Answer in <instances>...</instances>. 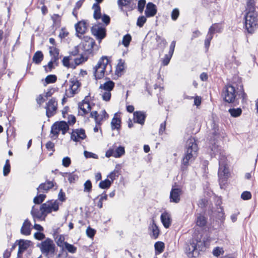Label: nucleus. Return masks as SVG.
<instances>
[{
  "mask_svg": "<svg viewBox=\"0 0 258 258\" xmlns=\"http://www.w3.org/2000/svg\"><path fill=\"white\" fill-rule=\"evenodd\" d=\"M211 156L219 154V170L218 172L219 184L221 188H224L229 176L227 157L224 151L216 142L210 147Z\"/></svg>",
  "mask_w": 258,
  "mask_h": 258,
  "instance_id": "nucleus-1",
  "label": "nucleus"
},
{
  "mask_svg": "<svg viewBox=\"0 0 258 258\" xmlns=\"http://www.w3.org/2000/svg\"><path fill=\"white\" fill-rule=\"evenodd\" d=\"M198 147L194 138H189L186 143L184 155L182 158L181 168H186L197 156Z\"/></svg>",
  "mask_w": 258,
  "mask_h": 258,
  "instance_id": "nucleus-2",
  "label": "nucleus"
},
{
  "mask_svg": "<svg viewBox=\"0 0 258 258\" xmlns=\"http://www.w3.org/2000/svg\"><path fill=\"white\" fill-rule=\"evenodd\" d=\"M94 74L96 79H101L105 75L110 74L112 72V67L106 56H102L94 68Z\"/></svg>",
  "mask_w": 258,
  "mask_h": 258,
  "instance_id": "nucleus-3",
  "label": "nucleus"
},
{
  "mask_svg": "<svg viewBox=\"0 0 258 258\" xmlns=\"http://www.w3.org/2000/svg\"><path fill=\"white\" fill-rule=\"evenodd\" d=\"M258 15L255 11H250L244 15V26L247 32L253 33L258 28Z\"/></svg>",
  "mask_w": 258,
  "mask_h": 258,
  "instance_id": "nucleus-4",
  "label": "nucleus"
},
{
  "mask_svg": "<svg viewBox=\"0 0 258 258\" xmlns=\"http://www.w3.org/2000/svg\"><path fill=\"white\" fill-rule=\"evenodd\" d=\"M205 248L204 241L198 238H193L190 240L189 244L186 247V253L188 257H197L199 255L200 251Z\"/></svg>",
  "mask_w": 258,
  "mask_h": 258,
  "instance_id": "nucleus-5",
  "label": "nucleus"
},
{
  "mask_svg": "<svg viewBox=\"0 0 258 258\" xmlns=\"http://www.w3.org/2000/svg\"><path fill=\"white\" fill-rule=\"evenodd\" d=\"M40 248L42 253L47 258L53 256L55 246L52 240L47 238L41 242Z\"/></svg>",
  "mask_w": 258,
  "mask_h": 258,
  "instance_id": "nucleus-6",
  "label": "nucleus"
},
{
  "mask_svg": "<svg viewBox=\"0 0 258 258\" xmlns=\"http://www.w3.org/2000/svg\"><path fill=\"white\" fill-rule=\"evenodd\" d=\"M114 86L115 83L111 80L107 81L100 85L99 87L100 95L103 100L105 101L110 100L111 96V91L114 88Z\"/></svg>",
  "mask_w": 258,
  "mask_h": 258,
  "instance_id": "nucleus-7",
  "label": "nucleus"
},
{
  "mask_svg": "<svg viewBox=\"0 0 258 258\" xmlns=\"http://www.w3.org/2000/svg\"><path fill=\"white\" fill-rule=\"evenodd\" d=\"M80 83L75 78L69 80V87L66 90L63 100L66 98H71L78 93Z\"/></svg>",
  "mask_w": 258,
  "mask_h": 258,
  "instance_id": "nucleus-8",
  "label": "nucleus"
},
{
  "mask_svg": "<svg viewBox=\"0 0 258 258\" xmlns=\"http://www.w3.org/2000/svg\"><path fill=\"white\" fill-rule=\"evenodd\" d=\"M69 128V126L66 122L64 121L56 122L51 126V134L57 137L60 131H61L62 134L64 135Z\"/></svg>",
  "mask_w": 258,
  "mask_h": 258,
  "instance_id": "nucleus-9",
  "label": "nucleus"
},
{
  "mask_svg": "<svg viewBox=\"0 0 258 258\" xmlns=\"http://www.w3.org/2000/svg\"><path fill=\"white\" fill-rule=\"evenodd\" d=\"M41 209L46 217L48 214L52 212H56L59 209V203L57 200H50L41 205Z\"/></svg>",
  "mask_w": 258,
  "mask_h": 258,
  "instance_id": "nucleus-10",
  "label": "nucleus"
},
{
  "mask_svg": "<svg viewBox=\"0 0 258 258\" xmlns=\"http://www.w3.org/2000/svg\"><path fill=\"white\" fill-rule=\"evenodd\" d=\"M222 96L224 100L228 103L234 102L236 98V91L232 85H227L224 88Z\"/></svg>",
  "mask_w": 258,
  "mask_h": 258,
  "instance_id": "nucleus-11",
  "label": "nucleus"
},
{
  "mask_svg": "<svg viewBox=\"0 0 258 258\" xmlns=\"http://www.w3.org/2000/svg\"><path fill=\"white\" fill-rule=\"evenodd\" d=\"M92 34L97 39L101 41L106 36V29L104 27L100 25H96L91 28Z\"/></svg>",
  "mask_w": 258,
  "mask_h": 258,
  "instance_id": "nucleus-12",
  "label": "nucleus"
},
{
  "mask_svg": "<svg viewBox=\"0 0 258 258\" xmlns=\"http://www.w3.org/2000/svg\"><path fill=\"white\" fill-rule=\"evenodd\" d=\"M57 102L55 99H51L45 107L46 115L48 117L53 116L56 112Z\"/></svg>",
  "mask_w": 258,
  "mask_h": 258,
  "instance_id": "nucleus-13",
  "label": "nucleus"
},
{
  "mask_svg": "<svg viewBox=\"0 0 258 258\" xmlns=\"http://www.w3.org/2000/svg\"><path fill=\"white\" fill-rule=\"evenodd\" d=\"M82 44L84 51L88 53H90L92 51L95 42L91 37L84 36Z\"/></svg>",
  "mask_w": 258,
  "mask_h": 258,
  "instance_id": "nucleus-14",
  "label": "nucleus"
},
{
  "mask_svg": "<svg viewBox=\"0 0 258 258\" xmlns=\"http://www.w3.org/2000/svg\"><path fill=\"white\" fill-rule=\"evenodd\" d=\"M118 5L122 11L124 7L126 11H132L136 7V2L134 0H118Z\"/></svg>",
  "mask_w": 258,
  "mask_h": 258,
  "instance_id": "nucleus-15",
  "label": "nucleus"
},
{
  "mask_svg": "<svg viewBox=\"0 0 258 258\" xmlns=\"http://www.w3.org/2000/svg\"><path fill=\"white\" fill-rule=\"evenodd\" d=\"M88 27V24L85 21H81L78 22L75 25V29L76 35L80 38H82V35L84 34L87 31Z\"/></svg>",
  "mask_w": 258,
  "mask_h": 258,
  "instance_id": "nucleus-16",
  "label": "nucleus"
},
{
  "mask_svg": "<svg viewBox=\"0 0 258 258\" xmlns=\"http://www.w3.org/2000/svg\"><path fill=\"white\" fill-rule=\"evenodd\" d=\"M86 137L85 131L84 129L74 130L71 134V138L74 142H80Z\"/></svg>",
  "mask_w": 258,
  "mask_h": 258,
  "instance_id": "nucleus-17",
  "label": "nucleus"
},
{
  "mask_svg": "<svg viewBox=\"0 0 258 258\" xmlns=\"http://www.w3.org/2000/svg\"><path fill=\"white\" fill-rule=\"evenodd\" d=\"M240 64V62L236 58L234 54L228 55L225 61V66L227 68H236Z\"/></svg>",
  "mask_w": 258,
  "mask_h": 258,
  "instance_id": "nucleus-18",
  "label": "nucleus"
},
{
  "mask_svg": "<svg viewBox=\"0 0 258 258\" xmlns=\"http://www.w3.org/2000/svg\"><path fill=\"white\" fill-rule=\"evenodd\" d=\"M90 116L95 119L96 123L100 124L101 123L103 119H106L108 117V115L105 110H102L100 114H98L97 111H94L90 113Z\"/></svg>",
  "mask_w": 258,
  "mask_h": 258,
  "instance_id": "nucleus-19",
  "label": "nucleus"
},
{
  "mask_svg": "<svg viewBox=\"0 0 258 258\" xmlns=\"http://www.w3.org/2000/svg\"><path fill=\"white\" fill-rule=\"evenodd\" d=\"M182 190L179 188H172L170 193V201L178 203L180 201Z\"/></svg>",
  "mask_w": 258,
  "mask_h": 258,
  "instance_id": "nucleus-20",
  "label": "nucleus"
},
{
  "mask_svg": "<svg viewBox=\"0 0 258 258\" xmlns=\"http://www.w3.org/2000/svg\"><path fill=\"white\" fill-rule=\"evenodd\" d=\"M157 9L156 6L152 2L148 3L146 7L145 14L146 17H153L157 14Z\"/></svg>",
  "mask_w": 258,
  "mask_h": 258,
  "instance_id": "nucleus-21",
  "label": "nucleus"
},
{
  "mask_svg": "<svg viewBox=\"0 0 258 258\" xmlns=\"http://www.w3.org/2000/svg\"><path fill=\"white\" fill-rule=\"evenodd\" d=\"M32 229L31 222L28 219H26L21 227V233L25 236H28L31 234Z\"/></svg>",
  "mask_w": 258,
  "mask_h": 258,
  "instance_id": "nucleus-22",
  "label": "nucleus"
},
{
  "mask_svg": "<svg viewBox=\"0 0 258 258\" xmlns=\"http://www.w3.org/2000/svg\"><path fill=\"white\" fill-rule=\"evenodd\" d=\"M149 231L151 238L155 239L158 238L160 230L153 220L152 221V222L150 224L149 226Z\"/></svg>",
  "mask_w": 258,
  "mask_h": 258,
  "instance_id": "nucleus-23",
  "label": "nucleus"
},
{
  "mask_svg": "<svg viewBox=\"0 0 258 258\" xmlns=\"http://www.w3.org/2000/svg\"><path fill=\"white\" fill-rule=\"evenodd\" d=\"M146 117V114L143 111H137L134 112L133 119L135 122L143 125L145 123Z\"/></svg>",
  "mask_w": 258,
  "mask_h": 258,
  "instance_id": "nucleus-24",
  "label": "nucleus"
},
{
  "mask_svg": "<svg viewBox=\"0 0 258 258\" xmlns=\"http://www.w3.org/2000/svg\"><path fill=\"white\" fill-rule=\"evenodd\" d=\"M79 108L80 109L79 113L81 115H85L91 111V107L89 103L84 100L81 103L79 104Z\"/></svg>",
  "mask_w": 258,
  "mask_h": 258,
  "instance_id": "nucleus-25",
  "label": "nucleus"
},
{
  "mask_svg": "<svg viewBox=\"0 0 258 258\" xmlns=\"http://www.w3.org/2000/svg\"><path fill=\"white\" fill-rule=\"evenodd\" d=\"M31 214L34 218H37L43 220L45 218L44 213L41 209V206L40 207L39 209L33 206L31 210Z\"/></svg>",
  "mask_w": 258,
  "mask_h": 258,
  "instance_id": "nucleus-26",
  "label": "nucleus"
},
{
  "mask_svg": "<svg viewBox=\"0 0 258 258\" xmlns=\"http://www.w3.org/2000/svg\"><path fill=\"white\" fill-rule=\"evenodd\" d=\"M54 186V184L53 181H47L46 182L40 184L39 187L37 188V190L38 192H46Z\"/></svg>",
  "mask_w": 258,
  "mask_h": 258,
  "instance_id": "nucleus-27",
  "label": "nucleus"
},
{
  "mask_svg": "<svg viewBox=\"0 0 258 258\" xmlns=\"http://www.w3.org/2000/svg\"><path fill=\"white\" fill-rule=\"evenodd\" d=\"M121 119L118 113L114 114L111 122V128L112 130H118L120 127Z\"/></svg>",
  "mask_w": 258,
  "mask_h": 258,
  "instance_id": "nucleus-28",
  "label": "nucleus"
},
{
  "mask_svg": "<svg viewBox=\"0 0 258 258\" xmlns=\"http://www.w3.org/2000/svg\"><path fill=\"white\" fill-rule=\"evenodd\" d=\"M161 220L165 228H168L171 225V217L169 213L164 212L161 215Z\"/></svg>",
  "mask_w": 258,
  "mask_h": 258,
  "instance_id": "nucleus-29",
  "label": "nucleus"
},
{
  "mask_svg": "<svg viewBox=\"0 0 258 258\" xmlns=\"http://www.w3.org/2000/svg\"><path fill=\"white\" fill-rule=\"evenodd\" d=\"M207 223V218L202 214L196 215V224L197 226L203 227L206 226Z\"/></svg>",
  "mask_w": 258,
  "mask_h": 258,
  "instance_id": "nucleus-30",
  "label": "nucleus"
},
{
  "mask_svg": "<svg viewBox=\"0 0 258 258\" xmlns=\"http://www.w3.org/2000/svg\"><path fill=\"white\" fill-rule=\"evenodd\" d=\"M29 241L23 239L20 240L19 241V250L18 256H19L29 246Z\"/></svg>",
  "mask_w": 258,
  "mask_h": 258,
  "instance_id": "nucleus-31",
  "label": "nucleus"
},
{
  "mask_svg": "<svg viewBox=\"0 0 258 258\" xmlns=\"http://www.w3.org/2000/svg\"><path fill=\"white\" fill-rule=\"evenodd\" d=\"M58 60H54L53 58H51L48 63L47 65L44 66L45 71L46 72H50L52 69H54L55 66H57Z\"/></svg>",
  "mask_w": 258,
  "mask_h": 258,
  "instance_id": "nucleus-32",
  "label": "nucleus"
},
{
  "mask_svg": "<svg viewBox=\"0 0 258 258\" xmlns=\"http://www.w3.org/2000/svg\"><path fill=\"white\" fill-rule=\"evenodd\" d=\"M49 52L51 58L54 60L59 59V50L54 46H49Z\"/></svg>",
  "mask_w": 258,
  "mask_h": 258,
  "instance_id": "nucleus-33",
  "label": "nucleus"
},
{
  "mask_svg": "<svg viewBox=\"0 0 258 258\" xmlns=\"http://www.w3.org/2000/svg\"><path fill=\"white\" fill-rule=\"evenodd\" d=\"M94 10L93 17L96 20L99 19L101 18V9L99 4H94L92 7Z\"/></svg>",
  "mask_w": 258,
  "mask_h": 258,
  "instance_id": "nucleus-34",
  "label": "nucleus"
},
{
  "mask_svg": "<svg viewBox=\"0 0 258 258\" xmlns=\"http://www.w3.org/2000/svg\"><path fill=\"white\" fill-rule=\"evenodd\" d=\"M43 58V54L40 51H37L35 53L33 57V61L36 64H39Z\"/></svg>",
  "mask_w": 258,
  "mask_h": 258,
  "instance_id": "nucleus-35",
  "label": "nucleus"
},
{
  "mask_svg": "<svg viewBox=\"0 0 258 258\" xmlns=\"http://www.w3.org/2000/svg\"><path fill=\"white\" fill-rule=\"evenodd\" d=\"M222 29V25L220 23H215L209 29V30H211V32H213V34L215 33H220Z\"/></svg>",
  "mask_w": 258,
  "mask_h": 258,
  "instance_id": "nucleus-36",
  "label": "nucleus"
},
{
  "mask_svg": "<svg viewBox=\"0 0 258 258\" xmlns=\"http://www.w3.org/2000/svg\"><path fill=\"white\" fill-rule=\"evenodd\" d=\"M112 184V181H110L109 179H106L104 180L101 181L99 184V186L102 189L109 188Z\"/></svg>",
  "mask_w": 258,
  "mask_h": 258,
  "instance_id": "nucleus-37",
  "label": "nucleus"
},
{
  "mask_svg": "<svg viewBox=\"0 0 258 258\" xmlns=\"http://www.w3.org/2000/svg\"><path fill=\"white\" fill-rule=\"evenodd\" d=\"M214 34L211 32V30H209L208 34L206 36V38L205 40V47L208 48L210 45V42L213 38Z\"/></svg>",
  "mask_w": 258,
  "mask_h": 258,
  "instance_id": "nucleus-38",
  "label": "nucleus"
},
{
  "mask_svg": "<svg viewBox=\"0 0 258 258\" xmlns=\"http://www.w3.org/2000/svg\"><path fill=\"white\" fill-rule=\"evenodd\" d=\"M57 80V77L55 75H49L45 79L44 86H46L48 84L54 83Z\"/></svg>",
  "mask_w": 258,
  "mask_h": 258,
  "instance_id": "nucleus-39",
  "label": "nucleus"
},
{
  "mask_svg": "<svg viewBox=\"0 0 258 258\" xmlns=\"http://www.w3.org/2000/svg\"><path fill=\"white\" fill-rule=\"evenodd\" d=\"M230 115L234 117H237L240 116L242 113V110L240 108H230L228 110Z\"/></svg>",
  "mask_w": 258,
  "mask_h": 258,
  "instance_id": "nucleus-40",
  "label": "nucleus"
},
{
  "mask_svg": "<svg viewBox=\"0 0 258 258\" xmlns=\"http://www.w3.org/2000/svg\"><path fill=\"white\" fill-rule=\"evenodd\" d=\"M97 198H99V200L97 203V206L99 208L101 209L103 207V201L107 200V195L105 194V192H104L101 195L98 196Z\"/></svg>",
  "mask_w": 258,
  "mask_h": 258,
  "instance_id": "nucleus-41",
  "label": "nucleus"
},
{
  "mask_svg": "<svg viewBox=\"0 0 258 258\" xmlns=\"http://www.w3.org/2000/svg\"><path fill=\"white\" fill-rule=\"evenodd\" d=\"M55 240H56V243L57 245L59 247H61L62 249H63L64 246L66 245V242H64V237L62 235H58L56 238Z\"/></svg>",
  "mask_w": 258,
  "mask_h": 258,
  "instance_id": "nucleus-42",
  "label": "nucleus"
},
{
  "mask_svg": "<svg viewBox=\"0 0 258 258\" xmlns=\"http://www.w3.org/2000/svg\"><path fill=\"white\" fill-rule=\"evenodd\" d=\"M125 153L124 149L122 146H119L114 150V157L119 158L123 155Z\"/></svg>",
  "mask_w": 258,
  "mask_h": 258,
  "instance_id": "nucleus-43",
  "label": "nucleus"
},
{
  "mask_svg": "<svg viewBox=\"0 0 258 258\" xmlns=\"http://www.w3.org/2000/svg\"><path fill=\"white\" fill-rule=\"evenodd\" d=\"M155 249L159 253H161L163 251L164 248V244L161 241H158L155 243Z\"/></svg>",
  "mask_w": 258,
  "mask_h": 258,
  "instance_id": "nucleus-44",
  "label": "nucleus"
},
{
  "mask_svg": "<svg viewBox=\"0 0 258 258\" xmlns=\"http://www.w3.org/2000/svg\"><path fill=\"white\" fill-rule=\"evenodd\" d=\"M45 198V195L40 194L34 198L33 202L36 204H40L43 202Z\"/></svg>",
  "mask_w": 258,
  "mask_h": 258,
  "instance_id": "nucleus-45",
  "label": "nucleus"
},
{
  "mask_svg": "<svg viewBox=\"0 0 258 258\" xmlns=\"http://www.w3.org/2000/svg\"><path fill=\"white\" fill-rule=\"evenodd\" d=\"M118 171L114 170L107 176V178L109 179L110 181H112V183L113 181L118 177Z\"/></svg>",
  "mask_w": 258,
  "mask_h": 258,
  "instance_id": "nucleus-46",
  "label": "nucleus"
},
{
  "mask_svg": "<svg viewBox=\"0 0 258 258\" xmlns=\"http://www.w3.org/2000/svg\"><path fill=\"white\" fill-rule=\"evenodd\" d=\"M11 166L9 159L6 160L5 165L3 168V174L4 176H7L10 172Z\"/></svg>",
  "mask_w": 258,
  "mask_h": 258,
  "instance_id": "nucleus-47",
  "label": "nucleus"
},
{
  "mask_svg": "<svg viewBox=\"0 0 258 258\" xmlns=\"http://www.w3.org/2000/svg\"><path fill=\"white\" fill-rule=\"evenodd\" d=\"M52 19L53 21L54 25L56 28L59 27L60 25V21H61L60 16L57 14H54L52 17Z\"/></svg>",
  "mask_w": 258,
  "mask_h": 258,
  "instance_id": "nucleus-48",
  "label": "nucleus"
},
{
  "mask_svg": "<svg viewBox=\"0 0 258 258\" xmlns=\"http://www.w3.org/2000/svg\"><path fill=\"white\" fill-rule=\"evenodd\" d=\"M64 248H65L68 251V252L72 253H74L77 251L76 247L68 242H66V245L64 246Z\"/></svg>",
  "mask_w": 258,
  "mask_h": 258,
  "instance_id": "nucleus-49",
  "label": "nucleus"
},
{
  "mask_svg": "<svg viewBox=\"0 0 258 258\" xmlns=\"http://www.w3.org/2000/svg\"><path fill=\"white\" fill-rule=\"evenodd\" d=\"M245 11L246 12L250 11H255L254 0H248Z\"/></svg>",
  "mask_w": 258,
  "mask_h": 258,
  "instance_id": "nucleus-50",
  "label": "nucleus"
},
{
  "mask_svg": "<svg viewBox=\"0 0 258 258\" xmlns=\"http://www.w3.org/2000/svg\"><path fill=\"white\" fill-rule=\"evenodd\" d=\"M131 40L132 37L131 35L130 34H126L123 36L122 43L125 47H127L129 45Z\"/></svg>",
  "mask_w": 258,
  "mask_h": 258,
  "instance_id": "nucleus-51",
  "label": "nucleus"
},
{
  "mask_svg": "<svg viewBox=\"0 0 258 258\" xmlns=\"http://www.w3.org/2000/svg\"><path fill=\"white\" fill-rule=\"evenodd\" d=\"M62 64L63 65L67 67L68 68H74L75 67H74V64L73 63H71L70 62V58L69 57L65 56L63 57L62 59Z\"/></svg>",
  "mask_w": 258,
  "mask_h": 258,
  "instance_id": "nucleus-52",
  "label": "nucleus"
},
{
  "mask_svg": "<svg viewBox=\"0 0 258 258\" xmlns=\"http://www.w3.org/2000/svg\"><path fill=\"white\" fill-rule=\"evenodd\" d=\"M66 174L68 175V179L70 183L74 182L78 178V176L74 173H66Z\"/></svg>",
  "mask_w": 258,
  "mask_h": 258,
  "instance_id": "nucleus-53",
  "label": "nucleus"
},
{
  "mask_svg": "<svg viewBox=\"0 0 258 258\" xmlns=\"http://www.w3.org/2000/svg\"><path fill=\"white\" fill-rule=\"evenodd\" d=\"M146 17L144 16H140L138 19L137 25L140 27H142L144 24L146 23Z\"/></svg>",
  "mask_w": 258,
  "mask_h": 258,
  "instance_id": "nucleus-54",
  "label": "nucleus"
},
{
  "mask_svg": "<svg viewBox=\"0 0 258 258\" xmlns=\"http://www.w3.org/2000/svg\"><path fill=\"white\" fill-rule=\"evenodd\" d=\"M84 186V191L85 192H89L91 191L92 186V183L90 180H87L85 182Z\"/></svg>",
  "mask_w": 258,
  "mask_h": 258,
  "instance_id": "nucleus-55",
  "label": "nucleus"
},
{
  "mask_svg": "<svg viewBox=\"0 0 258 258\" xmlns=\"http://www.w3.org/2000/svg\"><path fill=\"white\" fill-rule=\"evenodd\" d=\"M172 54L168 53V54H166L164 57L162 59V64L163 66H167L169 63L170 60L172 56Z\"/></svg>",
  "mask_w": 258,
  "mask_h": 258,
  "instance_id": "nucleus-56",
  "label": "nucleus"
},
{
  "mask_svg": "<svg viewBox=\"0 0 258 258\" xmlns=\"http://www.w3.org/2000/svg\"><path fill=\"white\" fill-rule=\"evenodd\" d=\"M224 253V250L222 247H216L213 250V254L214 256H218Z\"/></svg>",
  "mask_w": 258,
  "mask_h": 258,
  "instance_id": "nucleus-57",
  "label": "nucleus"
},
{
  "mask_svg": "<svg viewBox=\"0 0 258 258\" xmlns=\"http://www.w3.org/2000/svg\"><path fill=\"white\" fill-rule=\"evenodd\" d=\"M124 61L120 59L116 66V71L117 74L121 73L124 70Z\"/></svg>",
  "mask_w": 258,
  "mask_h": 258,
  "instance_id": "nucleus-58",
  "label": "nucleus"
},
{
  "mask_svg": "<svg viewBox=\"0 0 258 258\" xmlns=\"http://www.w3.org/2000/svg\"><path fill=\"white\" fill-rule=\"evenodd\" d=\"M84 155L86 158H93V159H98V156L97 155H96L94 153H93L92 152L87 151H84Z\"/></svg>",
  "mask_w": 258,
  "mask_h": 258,
  "instance_id": "nucleus-59",
  "label": "nucleus"
},
{
  "mask_svg": "<svg viewBox=\"0 0 258 258\" xmlns=\"http://www.w3.org/2000/svg\"><path fill=\"white\" fill-rule=\"evenodd\" d=\"M179 15V11L178 9H174L173 10L171 13V19L173 21H176Z\"/></svg>",
  "mask_w": 258,
  "mask_h": 258,
  "instance_id": "nucleus-60",
  "label": "nucleus"
},
{
  "mask_svg": "<svg viewBox=\"0 0 258 258\" xmlns=\"http://www.w3.org/2000/svg\"><path fill=\"white\" fill-rule=\"evenodd\" d=\"M145 5H146V0H140L138 2V11L140 13H142L143 12Z\"/></svg>",
  "mask_w": 258,
  "mask_h": 258,
  "instance_id": "nucleus-61",
  "label": "nucleus"
},
{
  "mask_svg": "<svg viewBox=\"0 0 258 258\" xmlns=\"http://www.w3.org/2000/svg\"><path fill=\"white\" fill-rule=\"evenodd\" d=\"M71 163V158L69 157H66L62 160V165L65 167H68Z\"/></svg>",
  "mask_w": 258,
  "mask_h": 258,
  "instance_id": "nucleus-62",
  "label": "nucleus"
},
{
  "mask_svg": "<svg viewBox=\"0 0 258 258\" xmlns=\"http://www.w3.org/2000/svg\"><path fill=\"white\" fill-rule=\"evenodd\" d=\"M96 231L94 229L88 227L86 230L87 235L90 238H93L95 234Z\"/></svg>",
  "mask_w": 258,
  "mask_h": 258,
  "instance_id": "nucleus-63",
  "label": "nucleus"
},
{
  "mask_svg": "<svg viewBox=\"0 0 258 258\" xmlns=\"http://www.w3.org/2000/svg\"><path fill=\"white\" fill-rule=\"evenodd\" d=\"M241 198L244 200H248L251 199V195L249 191H244L241 195Z\"/></svg>",
  "mask_w": 258,
  "mask_h": 258,
  "instance_id": "nucleus-64",
  "label": "nucleus"
}]
</instances>
